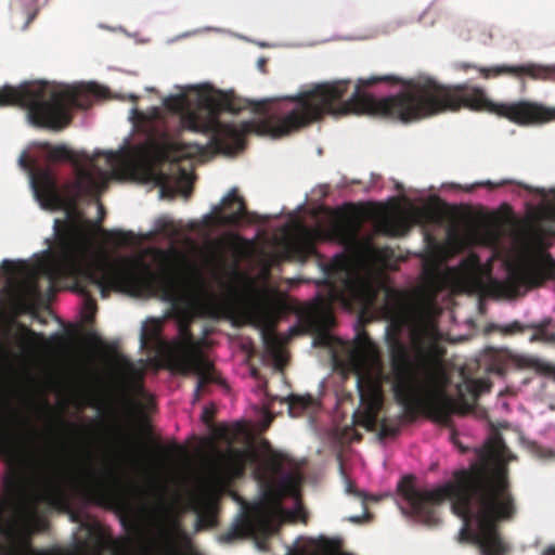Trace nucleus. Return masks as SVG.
Wrapping results in <instances>:
<instances>
[{
	"label": "nucleus",
	"mask_w": 555,
	"mask_h": 555,
	"mask_svg": "<svg viewBox=\"0 0 555 555\" xmlns=\"http://www.w3.org/2000/svg\"><path fill=\"white\" fill-rule=\"evenodd\" d=\"M175 450H178L179 449V446L178 444H173L172 447Z\"/></svg>",
	"instance_id": "8fccbe9b"
},
{
	"label": "nucleus",
	"mask_w": 555,
	"mask_h": 555,
	"mask_svg": "<svg viewBox=\"0 0 555 555\" xmlns=\"http://www.w3.org/2000/svg\"><path fill=\"white\" fill-rule=\"evenodd\" d=\"M258 522L260 525H268V522H269V515L262 506L256 507L254 513L250 516L246 517L243 525H240L236 528H234L232 531L225 533L223 535V540L232 541L235 538L242 537L243 530H244L243 527H247L248 529H254Z\"/></svg>",
	"instance_id": "5701e85b"
},
{
	"label": "nucleus",
	"mask_w": 555,
	"mask_h": 555,
	"mask_svg": "<svg viewBox=\"0 0 555 555\" xmlns=\"http://www.w3.org/2000/svg\"><path fill=\"white\" fill-rule=\"evenodd\" d=\"M141 345L144 348H155L165 358V344H169L162 336V323L156 319L149 320L141 330Z\"/></svg>",
	"instance_id": "4be33fe9"
},
{
	"label": "nucleus",
	"mask_w": 555,
	"mask_h": 555,
	"mask_svg": "<svg viewBox=\"0 0 555 555\" xmlns=\"http://www.w3.org/2000/svg\"><path fill=\"white\" fill-rule=\"evenodd\" d=\"M526 328H527V325H522L520 322L514 321L513 323L502 327L501 331L504 334H514V333L524 332Z\"/></svg>",
	"instance_id": "c9c22d12"
},
{
	"label": "nucleus",
	"mask_w": 555,
	"mask_h": 555,
	"mask_svg": "<svg viewBox=\"0 0 555 555\" xmlns=\"http://www.w3.org/2000/svg\"><path fill=\"white\" fill-rule=\"evenodd\" d=\"M85 466L81 476V486L86 495L93 501H102L109 496L107 487L102 482L93 466V455L88 447L83 448Z\"/></svg>",
	"instance_id": "a211bd4d"
},
{
	"label": "nucleus",
	"mask_w": 555,
	"mask_h": 555,
	"mask_svg": "<svg viewBox=\"0 0 555 555\" xmlns=\"http://www.w3.org/2000/svg\"><path fill=\"white\" fill-rule=\"evenodd\" d=\"M414 481V476H404L398 483V492L420 520L438 524L435 507L449 499L452 512L464 521L462 535L476 542L482 555L506 553L496 524L513 519L517 506L504 465L489 467L485 462L474 463L468 469L455 472L454 481L434 490H420Z\"/></svg>",
	"instance_id": "7ed1b4c3"
},
{
	"label": "nucleus",
	"mask_w": 555,
	"mask_h": 555,
	"mask_svg": "<svg viewBox=\"0 0 555 555\" xmlns=\"http://www.w3.org/2000/svg\"><path fill=\"white\" fill-rule=\"evenodd\" d=\"M167 157L171 163V170L178 173V182L184 184L182 190L185 196L192 192V182L189 170L180 165L181 159L189 158L191 155L196 154L203 150V145L197 143L184 144L180 142H171L168 145Z\"/></svg>",
	"instance_id": "2eb2a0df"
},
{
	"label": "nucleus",
	"mask_w": 555,
	"mask_h": 555,
	"mask_svg": "<svg viewBox=\"0 0 555 555\" xmlns=\"http://www.w3.org/2000/svg\"><path fill=\"white\" fill-rule=\"evenodd\" d=\"M184 105V98L182 96H169L165 100V106L173 112H181Z\"/></svg>",
	"instance_id": "f704fd0d"
},
{
	"label": "nucleus",
	"mask_w": 555,
	"mask_h": 555,
	"mask_svg": "<svg viewBox=\"0 0 555 555\" xmlns=\"http://www.w3.org/2000/svg\"><path fill=\"white\" fill-rule=\"evenodd\" d=\"M263 452L259 465L264 475L278 476L284 470V465L289 461L288 456L274 450L268 441L262 443Z\"/></svg>",
	"instance_id": "412c9836"
},
{
	"label": "nucleus",
	"mask_w": 555,
	"mask_h": 555,
	"mask_svg": "<svg viewBox=\"0 0 555 555\" xmlns=\"http://www.w3.org/2000/svg\"><path fill=\"white\" fill-rule=\"evenodd\" d=\"M105 473H106L107 477L111 480H113L114 482L118 481V475H117V472L114 468L109 467V468L106 469Z\"/></svg>",
	"instance_id": "a19ab883"
},
{
	"label": "nucleus",
	"mask_w": 555,
	"mask_h": 555,
	"mask_svg": "<svg viewBox=\"0 0 555 555\" xmlns=\"http://www.w3.org/2000/svg\"><path fill=\"white\" fill-rule=\"evenodd\" d=\"M9 414L0 417V454H9L13 450V443L17 437V429H27L31 438L36 430L15 409L7 404Z\"/></svg>",
	"instance_id": "4468645a"
},
{
	"label": "nucleus",
	"mask_w": 555,
	"mask_h": 555,
	"mask_svg": "<svg viewBox=\"0 0 555 555\" xmlns=\"http://www.w3.org/2000/svg\"><path fill=\"white\" fill-rule=\"evenodd\" d=\"M215 221L219 225L237 227L247 219L246 203L233 188L223 198L220 206L214 208Z\"/></svg>",
	"instance_id": "ddd939ff"
},
{
	"label": "nucleus",
	"mask_w": 555,
	"mask_h": 555,
	"mask_svg": "<svg viewBox=\"0 0 555 555\" xmlns=\"http://www.w3.org/2000/svg\"><path fill=\"white\" fill-rule=\"evenodd\" d=\"M548 553H551V554H554V555H555V547H554V548H550V550H548Z\"/></svg>",
	"instance_id": "de8ad7c7"
},
{
	"label": "nucleus",
	"mask_w": 555,
	"mask_h": 555,
	"mask_svg": "<svg viewBox=\"0 0 555 555\" xmlns=\"http://www.w3.org/2000/svg\"><path fill=\"white\" fill-rule=\"evenodd\" d=\"M313 247L298 240L285 241L282 245V254L286 260H304Z\"/></svg>",
	"instance_id": "b1692460"
},
{
	"label": "nucleus",
	"mask_w": 555,
	"mask_h": 555,
	"mask_svg": "<svg viewBox=\"0 0 555 555\" xmlns=\"http://www.w3.org/2000/svg\"><path fill=\"white\" fill-rule=\"evenodd\" d=\"M287 403L292 414H299L311 405L312 398L310 396L292 395L287 398Z\"/></svg>",
	"instance_id": "cd10ccee"
},
{
	"label": "nucleus",
	"mask_w": 555,
	"mask_h": 555,
	"mask_svg": "<svg viewBox=\"0 0 555 555\" xmlns=\"http://www.w3.org/2000/svg\"><path fill=\"white\" fill-rule=\"evenodd\" d=\"M515 183L514 180H511V179H502L498 182H492L490 180H487V181H481V182H477L470 186H468L466 190L467 191H473L474 189L478 188V186H483V188H487L489 190H494V189H498V188H501V186H504V185H507V184H513Z\"/></svg>",
	"instance_id": "2f4dec72"
},
{
	"label": "nucleus",
	"mask_w": 555,
	"mask_h": 555,
	"mask_svg": "<svg viewBox=\"0 0 555 555\" xmlns=\"http://www.w3.org/2000/svg\"><path fill=\"white\" fill-rule=\"evenodd\" d=\"M215 258L220 263L224 262V255L220 250L216 251Z\"/></svg>",
	"instance_id": "79ce46f5"
},
{
	"label": "nucleus",
	"mask_w": 555,
	"mask_h": 555,
	"mask_svg": "<svg viewBox=\"0 0 555 555\" xmlns=\"http://www.w3.org/2000/svg\"><path fill=\"white\" fill-rule=\"evenodd\" d=\"M519 279L532 287L541 286L548 280H555V259L547 253H541L520 272Z\"/></svg>",
	"instance_id": "dca6fc26"
},
{
	"label": "nucleus",
	"mask_w": 555,
	"mask_h": 555,
	"mask_svg": "<svg viewBox=\"0 0 555 555\" xmlns=\"http://www.w3.org/2000/svg\"><path fill=\"white\" fill-rule=\"evenodd\" d=\"M138 99H139V96H138V95H134V94L130 95V100H131L132 102L138 101Z\"/></svg>",
	"instance_id": "a18cd8bd"
},
{
	"label": "nucleus",
	"mask_w": 555,
	"mask_h": 555,
	"mask_svg": "<svg viewBox=\"0 0 555 555\" xmlns=\"http://www.w3.org/2000/svg\"><path fill=\"white\" fill-rule=\"evenodd\" d=\"M350 80L314 85L298 93V130L324 115L369 114L411 122L462 108L487 111L521 125H539L555 120V108L529 101L495 103L483 89L466 83L442 85L431 77L406 81L396 76L359 79L346 99Z\"/></svg>",
	"instance_id": "f03ea898"
},
{
	"label": "nucleus",
	"mask_w": 555,
	"mask_h": 555,
	"mask_svg": "<svg viewBox=\"0 0 555 555\" xmlns=\"http://www.w3.org/2000/svg\"><path fill=\"white\" fill-rule=\"evenodd\" d=\"M357 388L360 397V408L353 413V423L367 430L379 428V438L396 437L401 427V416L398 420H379V412L383 406V388L378 376L370 371L360 370L357 373ZM402 417L411 421L403 411Z\"/></svg>",
	"instance_id": "0eeeda50"
},
{
	"label": "nucleus",
	"mask_w": 555,
	"mask_h": 555,
	"mask_svg": "<svg viewBox=\"0 0 555 555\" xmlns=\"http://www.w3.org/2000/svg\"><path fill=\"white\" fill-rule=\"evenodd\" d=\"M31 472L35 492H28L18 481H7L9 496L0 499V555H35L33 537L43 531L47 521L38 515V502L56 506L64 502L63 468L51 450L31 452L20 457Z\"/></svg>",
	"instance_id": "39448f33"
},
{
	"label": "nucleus",
	"mask_w": 555,
	"mask_h": 555,
	"mask_svg": "<svg viewBox=\"0 0 555 555\" xmlns=\"http://www.w3.org/2000/svg\"><path fill=\"white\" fill-rule=\"evenodd\" d=\"M257 461L258 454L255 451L229 448L210 462L209 473L216 482L225 483L242 477L246 465Z\"/></svg>",
	"instance_id": "6e6552de"
},
{
	"label": "nucleus",
	"mask_w": 555,
	"mask_h": 555,
	"mask_svg": "<svg viewBox=\"0 0 555 555\" xmlns=\"http://www.w3.org/2000/svg\"><path fill=\"white\" fill-rule=\"evenodd\" d=\"M142 448H143V444L139 441L135 442V449L132 450L131 452V461L134 463V464H140L142 462Z\"/></svg>",
	"instance_id": "58836bf2"
},
{
	"label": "nucleus",
	"mask_w": 555,
	"mask_h": 555,
	"mask_svg": "<svg viewBox=\"0 0 555 555\" xmlns=\"http://www.w3.org/2000/svg\"><path fill=\"white\" fill-rule=\"evenodd\" d=\"M126 365L132 371V376L128 383V386L131 391L141 395L143 392V384H142V375L141 373L134 371L131 363L126 361Z\"/></svg>",
	"instance_id": "7c9ffc66"
},
{
	"label": "nucleus",
	"mask_w": 555,
	"mask_h": 555,
	"mask_svg": "<svg viewBox=\"0 0 555 555\" xmlns=\"http://www.w3.org/2000/svg\"><path fill=\"white\" fill-rule=\"evenodd\" d=\"M3 273L9 278L16 276L21 271V263L13 260L4 259L1 263Z\"/></svg>",
	"instance_id": "473e14b6"
},
{
	"label": "nucleus",
	"mask_w": 555,
	"mask_h": 555,
	"mask_svg": "<svg viewBox=\"0 0 555 555\" xmlns=\"http://www.w3.org/2000/svg\"><path fill=\"white\" fill-rule=\"evenodd\" d=\"M35 555H54V554L50 550H40L38 552V554H35Z\"/></svg>",
	"instance_id": "37998d69"
},
{
	"label": "nucleus",
	"mask_w": 555,
	"mask_h": 555,
	"mask_svg": "<svg viewBox=\"0 0 555 555\" xmlns=\"http://www.w3.org/2000/svg\"><path fill=\"white\" fill-rule=\"evenodd\" d=\"M20 165L24 168V169H29L30 170V173L35 170L31 168V164H30V160L27 158V156L25 154H23L20 158Z\"/></svg>",
	"instance_id": "ea45409f"
},
{
	"label": "nucleus",
	"mask_w": 555,
	"mask_h": 555,
	"mask_svg": "<svg viewBox=\"0 0 555 555\" xmlns=\"http://www.w3.org/2000/svg\"><path fill=\"white\" fill-rule=\"evenodd\" d=\"M159 184H160V188H162V193L175 194L176 192H178L177 189L172 188L169 184V177L167 175H165V173H160L159 175Z\"/></svg>",
	"instance_id": "e433bc0d"
},
{
	"label": "nucleus",
	"mask_w": 555,
	"mask_h": 555,
	"mask_svg": "<svg viewBox=\"0 0 555 555\" xmlns=\"http://www.w3.org/2000/svg\"><path fill=\"white\" fill-rule=\"evenodd\" d=\"M360 225V212L350 204L347 206V210H337L335 212L331 223V230L336 238L348 242L357 237Z\"/></svg>",
	"instance_id": "f3484780"
},
{
	"label": "nucleus",
	"mask_w": 555,
	"mask_h": 555,
	"mask_svg": "<svg viewBox=\"0 0 555 555\" xmlns=\"http://www.w3.org/2000/svg\"><path fill=\"white\" fill-rule=\"evenodd\" d=\"M60 423L67 427L68 429L73 430L74 433L78 434L79 436H85L87 434V428L86 427H82V426H79L75 423H68V422H65L64 420L62 418H59Z\"/></svg>",
	"instance_id": "4c0bfd02"
},
{
	"label": "nucleus",
	"mask_w": 555,
	"mask_h": 555,
	"mask_svg": "<svg viewBox=\"0 0 555 555\" xmlns=\"http://www.w3.org/2000/svg\"><path fill=\"white\" fill-rule=\"evenodd\" d=\"M324 273L331 297L345 305L373 308L383 293L380 308L390 320L386 341L395 398L411 421L426 415L448 426L452 414L462 410L446 391L450 382L444 365L446 348L436 321L424 312L408 317L401 292L354 271L345 256H336L325 266Z\"/></svg>",
	"instance_id": "f257e3e1"
},
{
	"label": "nucleus",
	"mask_w": 555,
	"mask_h": 555,
	"mask_svg": "<svg viewBox=\"0 0 555 555\" xmlns=\"http://www.w3.org/2000/svg\"><path fill=\"white\" fill-rule=\"evenodd\" d=\"M460 68H462L463 70H467L468 68H475L486 79L506 75L522 82L525 81L526 78L532 80L555 82V65H543L529 62L518 65L503 64L491 67H477L469 64H461Z\"/></svg>",
	"instance_id": "1a4fd4ad"
},
{
	"label": "nucleus",
	"mask_w": 555,
	"mask_h": 555,
	"mask_svg": "<svg viewBox=\"0 0 555 555\" xmlns=\"http://www.w3.org/2000/svg\"><path fill=\"white\" fill-rule=\"evenodd\" d=\"M466 390L474 397L478 398L491 389V383L488 379L466 378L464 383Z\"/></svg>",
	"instance_id": "bb28decb"
},
{
	"label": "nucleus",
	"mask_w": 555,
	"mask_h": 555,
	"mask_svg": "<svg viewBox=\"0 0 555 555\" xmlns=\"http://www.w3.org/2000/svg\"><path fill=\"white\" fill-rule=\"evenodd\" d=\"M317 548L323 555H335L336 552L339 550V542L326 537H321L317 541Z\"/></svg>",
	"instance_id": "c756f323"
},
{
	"label": "nucleus",
	"mask_w": 555,
	"mask_h": 555,
	"mask_svg": "<svg viewBox=\"0 0 555 555\" xmlns=\"http://www.w3.org/2000/svg\"><path fill=\"white\" fill-rule=\"evenodd\" d=\"M17 328L20 331V346L26 352L50 349L64 341L61 334H53L47 338L42 333H37L23 323H17Z\"/></svg>",
	"instance_id": "6ab92c4d"
},
{
	"label": "nucleus",
	"mask_w": 555,
	"mask_h": 555,
	"mask_svg": "<svg viewBox=\"0 0 555 555\" xmlns=\"http://www.w3.org/2000/svg\"><path fill=\"white\" fill-rule=\"evenodd\" d=\"M170 370L183 376H189L191 374L197 376L192 399L193 403L198 402L202 397L207 393L210 384L223 383L214 363L205 353L185 362H180V364L170 367Z\"/></svg>",
	"instance_id": "9d476101"
},
{
	"label": "nucleus",
	"mask_w": 555,
	"mask_h": 555,
	"mask_svg": "<svg viewBox=\"0 0 555 555\" xmlns=\"http://www.w3.org/2000/svg\"><path fill=\"white\" fill-rule=\"evenodd\" d=\"M157 449L164 451V448L160 444H157Z\"/></svg>",
	"instance_id": "09e8293b"
},
{
	"label": "nucleus",
	"mask_w": 555,
	"mask_h": 555,
	"mask_svg": "<svg viewBox=\"0 0 555 555\" xmlns=\"http://www.w3.org/2000/svg\"><path fill=\"white\" fill-rule=\"evenodd\" d=\"M165 359L169 369L195 357L204 354L201 343L192 334L190 322L181 320L178 327V336L169 344H165Z\"/></svg>",
	"instance_id": "9b49d317"
},
{
	"label": "nucleus",
	"mask_w": 555,
	"mask_h": 555,
	"mask_svg": "<svg viewBox=\"0 0 555 555\" xmlns=\"http://www.w3.org/2000/svg\"><path fill=\"white\" fill-rule=\"evenodd\" d=\"M535 340H542L541 335L538 332L535 334H533L530 338V341H535Z\"/></svg>",
	"instance_id": "c03bdc74"
},
{
	"label": "nucleus",
	"mask_w": 555,
	"mask_h": 555,
	"mask_svg": "<svg viewBox=\"0 0 555 555\" xmlns=\"http://www.w3.org/2000/svg\"><path fill=\"white\" fill-rule=\"evenodd\" d=\"M517 185H519V186H521V188H524V189H527V190L529 189L527 185H525V184H522V183H517Z\"/></svg>",
	"instance_id": "49530a36"
},
{
	"label": "nucleus",
	"mask_w": 555,
	"mask_h": 555,
	"mask_svg": "<svg viewBox=\"0 0 555 555\" xmlns=\"http://www.w3.org/2000/svg\"><path fill=\"white\" fill-rule=\"evenodd\" d=\"M40 149L52 162H69L75 167V180L60 188L53 170L49 167L36 168L31 172V188L40 205L46 209L72 210L85 198H96L105 188L106 172L100 171L98 178L91 168L96 167L100 156L111 169H116L122 163L124 156L119 152H96L90 156L87 152L75 153L65 144L53 145L49 142L40 143Z\"/></svg>",
	"instance_id": "423d86ee"
},
{
	"label": "nucleus",
	"mask_w": 555,
	"mask_h": 555,
	"mask_svg": "<svg viewBox=\"0 0 555 555\" xmlns=\"http://www.w3.org/2000/svg\"><path fill=\"white\" fill-rule=\"evenodd\" d=\"M405 223L396 217H383L376 223V231L383 235L398 237L404 234Z\"/></svg>",
	"instance_id": "393cba45"
},
{
	"label": "nucleus",
	"mask_w": 555,
	"mask_h": 555,
	"mask_svg": "<svg viewBox=\"0 0 555 555\" xmlns=\"http://www.w3.org/2000/svg\"><path fill=\"white\" fill-rule=\"evenodd\" d=\"M227 244L234 253L241 254L243 247L246 245V241L238 234H231L227 238Z\"/></svg>",
	"instance_id": "72a5a7b5"
},
{
	"label": "nucleus",
	"mask_w": 555,
	"mask_h": 555,
	"mask_svg": "<svg viewBox=\"0 0 555 555\" xmlns=\"http://www.w3.org/2000/svg\"><path fill=\"white\" fill-rule=\"evenodd\" d=\"M246 317L249 324L260 330L266 344H271L275 340L276 318L271 308L264 305H256L247 311Z\"/></svg>",
	"instance_id": "aec40b11"
},
{
	"label": "nucleus",
	"mask_w": 555,
	"mask_h": 555,
	"mask_svg": "<svg viewBox=\"0 0 555 555\" xmlns=\"http://www.w3.org/2000/svg\"><path fill=\"white\" fill-rule=\"evenodd\" d=\"M552 323L551 318H546L539 323H531L527 325V328L534 330L541 335V339L547 343H555V333H548L547 328ZM543 371L552 375L555 379V365L545 364Z\"/></svg>",
	"instance_id": "a878e982"
},
{
	"label": "nucleus",
	"mask_w": 555,
	"mask_h": 555,
	"mask_svg": "<svg viewBox=\"0 0 555 555\" xmlns=\"http://www.w3.org/2000/svg\"><path fill=\"white\" fill-rule=\"evenodd\" d=\"M106 237L112 244L119 247L130 245L134 240V235L132 232H127L122 230L109 231L107 232Z\"/></svg>",
	"instance_id": "c85d7f7f"
},
{
	"label": "nucleus",
	"mask_w": 555,
	"mask_h": 555,
	"mask_svg": "<svg viewBox=\"0 0 555 555\" xmlns=\"http://www.w3.org/2000/svg\"><path fill=\"white\" fill-rule=\"evenodd\" d=\"M37 271L52 285L62 279L75 280L76 289L85 297L89 311L96 309L91 286L96 287L104 299L114 291L131 296L160 293L162 298L173 307L180 300L173 282L154 271L142 258L124 256L90 260L80 232L70 224L56 230L55 250L38 264Z\"/></svg>",
	"instance_id": "20e7f679"
},
{
	"label": "nucleus",
	"mask_w": 555,
	"mask_h": 555,
	"mask_svg": "<svg viewBox=\"0 0 555 555\" xmlns=\"http://www.w3.org/2000/svg\"><path fill=\"white\" fill-rule=\"evenodd\" d=\"M465 268L461 274V283L464 288L470 293H482L489 292L495 295H504L514 292L515 282L509 278L505 281L489 278L485 280L481 274L478 260H474L470 263L465 261Z\"/></svg>",
	"instance_id": "f8f14e48"
}]
</instances>
